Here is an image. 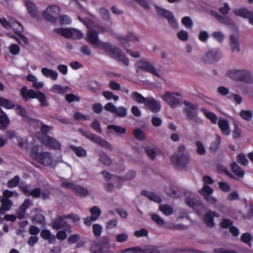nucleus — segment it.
Wrapping results in <instances>:
<instances>
[{
	"mask_svg": "<svg viewBox=\"0 0 253 253\" xmlns=\"http://www.w3.org/2000/svg\"><path fill=\"white\" fill-rule=\"evenodd\" d=\"M177 36L180 40L183 42L188 41L189 38V34L188 32L184 30L179 31L177 34Z\"/></svg>",
	"mask_w": 253,
	"mask_h": 253,
	"instance_id": "nucleus-62",
	"label": "nucleus"
},
{
	"mask_svg": "<svg viewBox=\"0 0 253 253\" xmlns=\"http://www.w3.org/2000/svg\"><path fill=\"white\" fill-rule=\"evenodd\" d=\"M159 209L166 215H169L171 214L173 212L172 208L168 205H160Z\"/></svg>",
	"mask_w": 253,
	"mask_h": 253,
	"instance_id": "nucleus-50",
	"label": "nucleus"
},
{
	"mask_svg": "<svg viewBox=\"0 0 253 253\" xmlns=\"http://www.w3.org/2000/svg\"><path fill=\"white\" fill-rule=\"evenodd\" d=\"M102 95L108 100L113 99L115 101L119 100V96L115 95L112 92L110 91H105L103 92Z\"/></svg>",
	"mask_w": 253,
	"mask_h": 253,
	"instance_id": "nucleus-57",
	"label": "nucleus"
},
{
	"mask_svg": "<svg viewBox=\"0 0 253 253\" xmlns=\"http://www.w3.org/2000/svg\"><path fill=\"white\" fill-rule=\"evenodd\" d=\"M41 236L42 238L48 240L50 243L54 242L55 240L54 236L51 235L50 232L47 230L42 231L41 233Z\"/></svg>",
	"mask_w": 253,
	"mask_h": 253,
	"instance_id": "nucleus-47",
	"label": "nucleus"
},
{
	"mask_svg": "<svg viewBox=\"0 0 253 253\" xmlns=\"http://www.w3.org/2000/svg\"><path fill=\"white\" fill-rule=\"evenodd\" d=\"M180 96L181 94L179 92L167 91L161 97L171 108H175L180 103Z\"/></svg>",
	"mask_w": 253,
	"mask_h": 253,
	"instance_id": "nucleus-6",
	"label": "nucleus"
},
{
	"mask_svg": "<svg viewBox=\"0 0 253 253\" xmlns=\"http://www.w3.org/2000/svg\"><path fill=\"white\" fill-rule=\"evenodd\" d=\"M79 131L85 137L87 138L89 140H91L93 142L100 145L101 146L106 148L109 150H113V146L105 140L102 138L93 134L86 130L80 128Z\"/></svg>",
	"mask_w": 253,
	"mask_h": 253,
	"instance_id": "nucleus-4",
	"label": "nucleus"
},
{
	"mask_svg": "<svg viewBox=\"0 0 253 253\" xmlns=\"http://www.w3.org/2000/svg\"><path fill=\"white\" fill-rule=\"evenodd\" d=\"M135 175V172L133 170H130L129 171L124 177L119 176L113 177V180L116 182V186L117 187H121L126 181L134 178Z\"/></svg>",
	"mask_w": 253,
	"mask_h": 253,
	"instance_id": "nucleus-18",
	"label": "nucleus"
},
{
	"mask_svg": "<svg viewBox=\"0 0 253 253\" xmlns=\"http://www.w3.org/2000/svg\"><path fill=\"white\" fill-rule=\"evenodd\" d=\"M10 25V28L13 29L15 33L20 34L23 32V28L21 24L12 17L11 19Z\"/></svg>",
	"mask_w": 253,
	"mask_h": 253,
	"instance_id": "nucleus-33",
	"label": "nucleus"
},
{
	"mask_svg": "<svg viewBox=\"0 0 253 253\" xmlns=\"http://www.w3.org/2000/svg\"><path fill=\"white\" fill-rule=\"evenodd\" d=\"M184 112L186 113V116L188 119L196 122H201V120L197 116V110H192Z\"/></svg>",
	"mask_w": 253,
	"mask_h": 253,
	"instance_id": "nucleus-44",
	"label": "nucleus"
},
{
	"mask_svg": "<svg viewBox=\"0 0 253 253\" xmlns=\"http://www.w3.org/2000/svg\"><path fill=\"white\" fill-rule=\"evenodd\" d=\"M0 202L1 205L0 208V213L1 214H4L6 211H9L13 205L11 200L3 198V196H0Z\"/></svg>",
	"mask_w": 253,
	"mask_h": 253,
	"instance_id": "nucleus-24",
	"label": "nucleus"
},
{
	"mask_svg": "<svg viewBox=\"0 0 253 253\" xmlns=\"http://www.w3.org/2000/svg\"><path fill=\"white\" fill-rule=\"evenodd\" d=\"M78 19L84 23L88 29L86 37V41L88 42L96 48L103 49L113 58L122 62L126 65H128V60L120 49L112 45L110 43L104 42L100 40L97 32L94 30L97 29L99 31L104 32L105 31V29L99 26L98 24L91 20L82 18L81 15L78 16Z\"/></svg>",
	"mask_w": 253,
	"mask_h": 253,
	"instance_id": "nucleus-1",
	"label": "nucleus"
},
{
	"mask_svg": "<svg viewBox=\"0 0 253 253\" xmlns=\"http://www.w3.org/2000/svg\"><path fill=\"white\" fill-rule=\"evenodd\" d=\"M201 111L204 114L205 116L209 119L212 123H216L217 121V117L213 113L209 111L206 108L201 109Z\"/></svg>",
	"mask_w": 253,
	"mask_h": 253,
	"instance_id": "nucleus-37",
	"label": "nucleus"
},
{
	"mask_svg": "<svg viewBox=\"0 0 253 253\" xmlns=\"http://www.w3.org/2000/svg\"><path fill=\"white\" fill-rule=\"evenodd\" d=\"M221 142V137L219 135H215V139L212 143L211 149V150L215 151H216L219 147L220 144Z\"/></svg>",
	"mask_w": 253,
	"mask_h": 253,
	"instance_id": "nucleus-60",
	"label": "nucleus"
},
{
	"mask_svg": "<svg viewBox=\"0 0 253 253\" xmlns=\"http://www.w3.org/2000/svg\"><path fill=\"white\" fill-rule=\"evenodd\" d=\"M0 106L6 109H11L15 107L12 101L2 97H0Z\"/></svg>",
	"mask_w": 253,
	"mask_h": 253,
	"instance_id": "nucleus-38",
	"label": "nucleus"
},
{
	"mask_svg": "<svg viewBox=\"0 0 253 253\" xmlns=\"http://www.w3.org/2000/svg\"><path fill=\"white\" fill-rule=\"evenodd\" d=\"M219 188L224 192H229L230 191V186L228 183L224 181L219 182L218 183Z\"/></svg>",
	"mask_w": 253,
	"mask_h": 253,
	"instance_id": "nucleus-64",
	"label": "nucleus"
},
{
	"mask_svg": "<svg viewBox=\"0 0 253 253\" xmlns=\"http://www.w3.org/2000/svg\"><path fill=\"white\" fill-rule=\"evenodd\" d=\"M15 111L17 114H19L23 118L24 120L26 122H30V121H32V123H36L38 125H40L37 120L29 117L25 108L22 106L17 105L16 106Z\"/></svg>",
	"mask_w": 253,
	"mask_h": 253,
	"instance_id": "nucleus-21",
	"label": "nucleus"
},
{
	"mask_svg": "<svg viewBox=\"0 0 253 253\" xmlns=\"http://www.w3.org/2000/svg\"><path fill=\"white\" fill-rule=\"evenodd\" d=\"M230 45L231 50L233 52L239 53L241 51L239 40L235 35H231L230 37Z\"/></svg>",
	"mask_w": 253,
	"mask_h": 253,
	"instance_id": "nucleus-27",
	"label": "nucleus"
},
{
	"mask_svg": "<svg viewBox=\"0 0 253 253\" xmlns=\"http://www.w3.org/2000/svg\"><path fill=\"white\" fill-rule=\"evenodd\" d=\"M41 73L45 78H49L53 81L56 80L58 76L57 72L47 67L42 68L41 69Z\"/></svg>",
	"mask_w": 253,
	"mask_h": 253,
	"instance_id": "nucleus-22",
	"label": "nucleus"
},
{
	"mask_svg": "<svg viewBox=\"0 0 253 253\" xmlns=\"http://www.w3.org/2000/svg\"><path fill=\"white\" fill-rule=\"evenodd\" d=\"M183 104L185 106L184 111L187 112L192 110H197L199 108V105L197 103H192L190 102L184 101Z\"/></svg>",
	"mask_w": 253,
	"mask_h": 253,
	"instance_id": "nucleus-49",
	"label": "nucleus"
},
{
	"mask_svg": "<svg viewBox=\"0 0 253 253\" xmlns=\"http://www.w3.org/2000/svg\"><path fill=\"white\" fill-rule=\"evenodd\" d=\"M73 191L81 197H85L89 195V192L86 188L78 185H76Z\"/></svg>",
	"mask_w": 253,
	"mask_h": 253,
	"instance_id": "nucleus-39",
	"label": "nucleus"
},
{
	"mask_svg": "<svg viewBox=\"0 0 253 253\" xmlns=\"http://www.w3.org/2000/svg\"><path fill=\"white\" fill-rule=\"evenodd\" d=\"M130 97L132 100L136 101L138 103H144V104L147 99L136 91L132 92L131 93Z\"/></svg>",
	"mask_w": 253,
	"mask_h": 253,
	"instance_id": "nucleus-36",
	"label": "nucleus"
},
{
	"mask_svg": "<svg viewBox=\"0 0 253 253\" xmlns=\"http://www.w3.org/2000/svg\"><path fill=\"white\" fill-rule=\"evenodd\" d=\"M133 133L136 139L139 140H143L145 139V134L142 130L140 129H135L134 130Z\"/></svg>",
	"mask_w": 253,
	"mask_h": 253,
	"instance_id": "nucleus-63",
	"label": "nucleus"
},
{
	"mask_svg": "<svg viewBox=\"0 0 253 253\" xmlns=\"http://www.w3.org/2000/svg\"><path fill=\"white\" fill-rule=\"evenodd\" d=\"M127 113V109L123 106H120L117 108L115 114L121 118H124L126 116Z\"/></svg>",
	"mask_w": 253,
	"mask_h": 253,
	"instance_id": "nucleus-55",
	"label": "nucleus"
},
{
	"mask_svg": "<svg viewBox=\"0 0 253 253\" xmlns=\"http://www.w3.org/2000/svg\"><path fill=\"white\" fill-rule=\"evenodd\" d=\"M57 34L67 38L79 39L83 37V34L79 30L75 28H59L55 30Z\"/></svg>",
	"mask_w": 253,
	"mask_h": 253,
	"instance_id": "nucleus-7",
	"label": "nucleus"
},
{
	"mask_svg": "<svg viewBox=\"0 0 253 253\" xmlns=\"http://www.w3.org/2000/svg\"><path fill=\"white\" fill-rule=\"evenodd\" d=\"M165 190L168 195L172 197H177L179 195L178 188L171 183H168L166 184Z\"/></svg>",
	"mask_w": 253,
	"mask_h": 253,
	"instance_id": "nucleus-25",
	"label": "nucleus"
},
{
	"mask_svg": "<svg viewBox=\"0 0 253 253\" xmlns=\"http://www.w3.org/2000/svg\"><path fill=\"white\" fill-rule=\"evenodd\" d=\"M92 253H113L109 250V243L107 244H94L91 249Z\"/></svg>",
	"mask_w": 253,
	"mask_h": 253,
	"instance_id": "nucleus-20",
	"label": "nucleus"
},
{
	"mask_svg": "<svg viewBox=\"0 0 253 253\" xmlns=\"http://www.w3.org/2000/svg\"><path fill=\"white\" fill-rule=\"evenodd\" d=\"M99 161L104 166H110L112 163V159L106 154L102 153L100 155Z\"/></svg>",
	"mask_w": 253,
	"mask_h": 253,
	"instance_id": "nucleus-43",
	"label": "nucleus"
},
{
	"mask_svg": "<svg viewBox=\"0 0 253 253\" xmlns=\"http://www.w3.org/2000/svg\"><path fill=\"white\" fill-rule=\"evenodd\" d=\"M240 116L247 121H251L253 117V112L251 110H242L239 113Z\"/></svg>",
	"mask_w": 253,
	"mask_h": 253,
	"instance_id": "nucleus-40",
	"label": "nucleus"
},
{
	"mask_svg": "<svg viewBox=\"0 0 253 253\" xmlns=\"http://www.w3.org/2000/svg\"><path fill=\"white\" fill-rule=\"evenodd\" d=\"M252 238V237L250 233H245L241 236V240L243 243L251 247L252 246V244L251 243Z\"/></svg>",
	"mask_w": 253,
	"mask_h": 253,
	"instance_id": "nucleus-53",
	"label": "nucleus"
},
{
	"mask_svg": "<svg viewBox=\"0 0 253 253\" xmlns=\"http://www.w3.org/2000/svg\"><path fill=\"white\" fill-rule=\"evenodd\" d=\"M145 106L153 112H159L161 109L160 102L153 98H148L145 103Z\"/></svg>",
	"mask_w": 253,
	"mask_h": 253,
	"instance_id": "nucleus-19",
	"label": "nucleus"
},
{
	"mask_svg": "<svg viewBox=\"0 0 253 253\" xmlns=\"http://www.w3.org/2000/svg\"><path fill=\"white\" fill-rule=\"evenodd\" d=\"M232 171L237 176L240 177H243L245 174L244 171L235 162H234L231 165Z\"/></svg>",
	"mask_w": 253,
	"mask_h": 253,
	"instance_id": "nucleus-42",
	"label": "nucleus"
},
{
	"mask_svg": "<svg viewBox=\"0 0 253 253\" xmlns=\"http://www.w3.org/2000/svg\"><path fill=\"white\" fill-rule=\"evenodd\" d=\"M213 191V189L207 185H204L202 188L199 191V193L204 197L207 202L212 205H214L217 202V198L212 196Z\"/></svg>",
	"mask_w": 253,
	"mask_h": 253,
	"instance_id": "nucleus-11",
	"label": "nucleus"
},
{
	"mask_svg": "<svg viewBox=\"0 0 253 253\" xmlns=\"http://www.w3.org/2000/svg\"><path fill=\"white\" fill-rule=\"evenodd\" d=\"M218 126L224 134L229 135L230 134L229 125L226 120L220 119L218 122Z\"/></svg>",
	"mask_w": 253,
	"mask_h": 253,
	"instance_id": "nucleus-30",
	"label": "nucleus"
},
{
	"mask_svg": "<svg viewBox=\"0 0 253 253\" xmlns=\"http://www.w3.org/2000/svg\"><path fill=\"white\" fill-rule=\"evenodd\" d=\"M91 213L90 217H85L83 219L85 225L90 226L93 221L97 220L101 213V210L96 206H94L90 209Z\"/></svg>",
	"mask_w": 253,
	"mask_h": 253,
	"instance_id": "nucleus-14",
	"label": "nucleus"
},
{
	"mask_svg": "<svg viewBox=\"0 0 253 253\" xmlns=\"http://www.w3.org/2000/svg\"><path fill=\"white\" fill-rule=\"evenodd\" d=\"M240 81L248 84L253 83V77L251 72L243 69Z\"/></svg>",
	"mask_w": 253,
	"mask_h": 253,
	"instance_id": "nucleus-34",
	"label": "nucleus"
},
{
	"mask_svg": "<svg viewBox=\"0 0 253 253\" xmlns=\"http://www.w3.org/2000/svg\"><path fill=\"white\" fill-rule=\"evenodd\" d=\"M20 187L26 196H32L34 197H38L41 194V190L39 188L30 190L29 186L26 185H20Z\"/></svg>",
	"mask_w": 253,
	"mask_h": 253,
	"instance_id": "nucleus-26",
	"label": "nucleus"
},
{
	"mask_svg": "<svg viewBox=\"0 0 253 253\" xmlns=\"http://www.w3.org/2000/svg\"><path fill=\"white\" fill-rule=\"evenodd\" d=\"M109 133L116 132L118 134H125L126 132L125 127L117 125H109L107 127Z\"/></svg>",
	"mask_w": 253,
	"mask_h": 253,
	"instance_id": "nucleus-35",
	"label": "nucleus"
},
{
	"mask_svg": "<svg viewBox=\"0 0 253 253\" xmlns=\"http://www.w3.org/2000/svg\"><path fill=\"white\" fill-rule=\"evenodd\" d=\"M137 66L140 68L151 73L153 75L157 76L159 78L164 80V75L162 72L157 70L154 67L153 64L146 60H141L137 63Z\"/></svg>",
	"mask_w": 253,
	"mask_h": 253,
	"instance_id": "nucleus-8",
	"label": "nucleus"
},
{
	"mask_svg": "<svg viewBox=\"0 0 253 253\" xmlns=\"http://www.w3.org/2000/svg\"><path fill=\"white\" fill-rule=\"evenodd\" d=\"M221 56V54L219 50L212 49L208 51L203 55L202 60L206 63H211L218 61Z\"/></svg>",
	"mask_w": 253,
	"mask_h": 253,
	"instance_id": "nucleus-12",
	"label": "nucleus"
},
{
	"mask_svg": "<svg viewBox=\"0 0 253 253\" xmlns=\"http://www.w3.org/2000/svg\"><path fill=\"white\" fill-rule=\"evenodd\" d=\"M181 22L186 29H191L193 27V21L189 17L186 16L182 18Z\"/></svg>",
	"mask_w": 253,
	"mask_h": 253,
	"instance_id": "nucleus-52",
	"label": "nucleus"
},
{
	"mask_svg": "<svg viewBox=\"0 0 253 253\" xmlns=\"http://www.w3.org/2000/svg\"><path fill=\"white\" fill-rule=\"evenodd\" d=\"M70 88L67 86H62L58 84H54L50 88V91L54 93L63 94L69 91Z\"/></svg>",
	"mask_w": 253,
	"mask_h": 253,
	"instance_id": "nucleus-28",
	"label": "nucleus"
},
{
	"mask_svg": "<svg viewBox=\"0 0 253 253\" xmlns=\"http://www.w3.org/2000/svg\"><path fill=\"white\" fill-rule=\"evenodd\" d=\"M9 123V120L7 115L4 112L0 115V126L2 127H6Z\"/></svg>",
	"mask_w": 253,
	"mask_h": 253,
	"instance_id": "nucleus-58",
	"label": "nucleus"
},
{
	"mask_svg": "<svg viewBox=\"0 0 253 253\" xmlns=\"http://www.w3.org/2000/svg\"><path fill=\"white\" fill-rule=\"evenodd\" d=\"M140 41L139 37L134 34V33H129L127 35L126 39L124 38H122L120 39V42L121 44H122L125 48H127L128 46V42H137Z\"/></svg>",
	"mask_w": 253,
	"mask_h": 253,
	"instance_id": "nucleus-23",
	"label": "nucleus"
},
{
	"mask_svg": "<svg viewBox=\"0 0 253 253\" xmlns=\"http://www.w3.org/2000/svg\"><path fill=\"white\" fill-rule=\"evenodd\" d=\"M237 161L238 163L243 166H247L249 164V161L246 156L244 154H239L237 157Z\"/></svg>",
	"mask_w": 253,
	"mask_h": 253,
	"instance_id": "nucleus-61",
	"label": "nucleus"
},
{
	"mask_svg": "<svg viewBox=\"0 0 253 253\" xmlns=\"http://www.w3.org/2000/svg\"><path fill=\"white\" fill-rule=\"evenodd\" d=\"M212 38L217 42L221 43L225 38V36L223 33L220 31H215L212 33Z\"/></svg>",
	"mask_w": 253,
	"mask_h": 253,
	"instance_id": "nucleus-45",
	"label": "nucleus"
},
{
	"mask_svg": "<svg viewBox=\"0 0 253 253\" xmlns=\"http://www.w3.org/2000/svg\"><path fill=\"white\" fill-rule=\"evenodd\" d=\"M243 70L234 69L229 70L226 73V76L232 79L241 81Z\"/></svg>",
	"mask_w": 253,
	"mask_h": 253,
	"instance_id": "nucleus-29",
	"label": "nucleus"
},
{
	"mask_svg": "<svg viewBox=\"0 0 253 253\" xmlns=\"http://www.w3.org/2000/svg\"><path fill=\"white\" fill-rule=\"evenodd\" d=\"M66 219V217L64 216V215L59 216L57 219L53 222L52 228L56 230L64 229L67 232H71L70 225L64 221Z\"/></svg>",
	"mask_w": 253,
	"mask_h": 253,
	"instance_id": "nucleus-15",
	"label": "nucleus"
},
{
	"mask_svg": "<svg viewBox=\"0 0 253 253\" xmlns=\"http://www.w3.org/2000/svg\"><path fill=\"white\" fill-rule=\"evenodd\" d=\"M39 147L35 146L31 148L30 152V156L44 166H49L52 163V157L46 152L39 153Z\"/></svg>",
	"mask_w": 253,
	"mask_h": 253,
	"instance_id": "nucleus-3",
	"label": "nucleus"
},
{
	"mask_svg": "<svg viewBox=\"0 0 253 253\" xmlns=\"http://www.w3.org/2000/svg\"><path fill=\"white\" fill-rule=\"evenodd\" d=\"M128 239V235L126 233L118 234L116 236V241L120 243H124Z\"/></svg>",
	"mask_w": 253,
	"mask_h": 253,
	"instance_id": "nucleus-59",
	"label": "nucleus"
},
{
	"mask_svg": "<svg viewBox=\"0 0 253 253\" xmlns=\"http://www.w3.org/2000/svg\"><path fill=\"white\" fill-rule=\"evenodd\" d=\"M186 203L191 208H195L196 206L200 205L201 202L198 200L197 197L193 196L187 197L186 200Z\"/></svg>",
	"mask_w": 253,
	"mask_h": 253,
	"instance_id": "nucleus-41",
	"label": "nucleus"
},
{
	"mask_svg": "<svg viewBox=\"0 0 253 253\" xmlns=\"http://www.w3.org/2000/svg\"><path fill=\"white\" fill-rule=\"evenodd\" d=\"M21 94L25 99L37 98L40 102L42 106H47V102L44 94L40 91H35L33 89H27L26 86H24L21 90Z\"/></svg>",
	"mask_w": 253,
	"mask_h": 253,
	"instance_id": "nucleus-2",
	"label": "nucleus"
},
{
	"mask_svg": "<svg viewBox=\"0 0 253 253\" xmlns=\"http://www.w3.org/2000/svg\"><path fill=\"white\" fill-rule=\"evenodd\" d=\"M25 5L27 13L31 17L37 18L40 15V12L36 4L33 1L29 0L25 1Z\"/></svg>",
	"mask_w": 253,
	"mask_h": 253,
	"instance_id": "nucleus-16",
	"label": "nucleus"
},
{
	"mask_svg": "<svg viewBox=\"0 0 253 253\" xmlns=\"http://www.w3.org/2000/svg\"><path fill=\"white\" fill-rule=\"evenodd\" d=\"M145 151L148 157L151 159H154L157 156L162 154L161 150L157 148H153L147 147L145 148Z\"/></svg>",
	"mask_w": 253,
	"mask_h": 253,
	"instance_id": "nucleus-32",
	"label": "nucleus"
},
{
	"mask_svg": "<svg viewBox=\"0 0 253 253\" xmlns=\"http://www.w3.org/2000/svg\"><path fill=\"white\" fill-rule=\"evenodd\" d=\"M70 148L74 151L78 157H85L86 156V151L85 149L81 147H76L74 146H71Z\"/></svg>",
	"mask_w": 253,
	"mask_h": 253,
	"instance_id": "nucleus-48",
	"label": "nucleus"
},
{
	"mask_svg": "<svg viewBox=\"0 0 253 253\" xmlns=\"http://www.w3.org/2000/svg\"><path fill=\"white\" fill-rule=\"evenodd\" d=\"M158 13L167 19L169 25L173 29H177L178 24L172 13L159 6H156Z\"/></svg>",
	"mask_w": 253,
	"mask_h": 253,
	"instance_id": "nucleus-10",
	"label": "nucleus"
},
{
	"mask_svg": "<svg viewBox=\"0 0 253 253\" xmlns=\"http://www.w3.org/2000/svg\"><path fill=\"white\" fill-rule=\"evenodd\" d=\"M40 139L43 144L54 149L59 150L61 148L60 143L52 137L44 135L42 138H40Z\"/></svg>",
	"mask_w": 253,
	"mask_h": 253,
	"instance_id": "nucleus-17",
	"label": "nucleus"
},
{
	"mask_svg": "<svg viewBox=\"0 0 253 253\" xmlns=\"http://www.w3.org/2000/svg\"><path fill=\"white\" fill-rule=\"evenodd\" d=\"M197 152L200 155H204L206 153V149L204 144L201 141H197L196 143Z\"/></svg>",
	"mask_w": 253,
	"mask_h": 253,
	"instance_id": "nucleus-56",
	"label": "nucleus"
},
{
	"mask_svg": "<svg viewBox=\"0 0 253 253\" xmlns=\"http://www.w3.org/2000/svg\"><path fill=\"white\" fill-rule=\"evenodd\" d=\"M142 193L143 195L148 197L150 200L156 203H160L161 201L160 198L155 193L147 191H143Z\"/></svg>",
	"mask_w": 253,
	"mask_h": 253,
	"instance_id": "nucleus-46",
	"label": "nucleus"
},
{
	"mask_svg": "<svg viewBox=\"0 0 253 253\" xmlns=\"http://www.w3.org/2000/svg\"><path fill=\"white\" fill-rule=\"evenodd\" d=\"M121 253H159L157 249L149 247L141 248L139 247L128 248L121 251Z\"/></svg>",
	"mask_w": 253,
	"mask_h": 253,
	"instance_id": "nucleus-13",
	"label": "nucleus"
},
{
	"mask_svg": "<svg viewBox=\"0 0 253 253\" xmlns=\"http://www.w3.org/2000/svg\"><path fill=\"white\" fill-rule=\"evenodd\" d=\"M234 12L236 15L247 18L251 11L246 8H240L234 10Z\"/></svg>",
	"mask_w": 253,
	"mask_h": 253,
	"instance_id": "nucleus-54",
	"label": "nucleus"
},
{
	"mask_svg": "<svg viewBox=\"0 0 253 253\" xmlns=\"http://www.w3.org/2000/svg\"><path fill=\"white\" fill-rule=\"evenodd\" d=\"M11 17H8L7 19L3 16H0V24L4 28L8 29L10 28Z\"/></svg>",
	"mask_w": 253,
	"mask_h": 253,
	"instance_id": "nucleus-51",
	"label": "nucleus"
},
{
	"mask_svg": "<svg viewBox=\"0 0 253 253\" xmlns=\"http://www.w3.org/2000/svg\"><path fill=\"white\" fill-rule=\"evenodd\" d=\"M214 216L219 217V214L217 213L211 211L205 215L204 220L208 226L212 227L214 225Z\"/></svg>",
	"mask_w": 253,
	"mask_h": 253,
	"instance_id": "nucleus-31",
	"label": "nucleus"
},
{
	"mask_svg": "<svg viewBox=\"0 0 253 253\" xmlns=\"http://www.w3.org/2000/svg\"><path fill=\"white\" fill-rule=\"evenodd\" d=\"M61 12L60 7L55 4L49 5L42 12L43 17L47 21L55 23Z\"/></svg>",
	"mask_w": 253,
	"mask_h": 253,
	"instance_id": "nucleus-5",
	"label": "nucleus"
},
{
	"mask_svg": "<svg viewBox=\"0 0 253 253\" xmlns=\"http://www.w3.org/2000/svg\"><path fill=\"white\" fill-rule=\"evenodd\" d=\"M172 163L180 169L186 168L190 161V156L188 153L179 155L174 154L171 157Z\"/></svg>",
	"mask_w": 253,
	"mask_h": 253,
	"instance_id": "nucleus-9",
	"label": "nucleus"
}]
</instances>
